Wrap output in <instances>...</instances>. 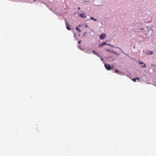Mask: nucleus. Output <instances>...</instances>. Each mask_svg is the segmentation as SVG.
<instances>
[{
  "label": "nucleus",
  "instance_id": "obj_21",
  "mask_svg": "<svg viewBox=\"0 0 156 156\" xmlns=\"http://www.w3.org/2000/svg\"><path fill=\"white\" fill-rule=\"evenodd\" d=\"M108 41H106V42H108Z\"/></svg>",
  "mask_w": 156,
  "mask_h": 156
},
{
  "label": "nucleus",
  "instance_id": "obj_11",
  "mask_svg": "<svg viewBox=\"0 0 156 156\" xmlns=\"http://www.w3.org/2000/svg\"><path fill=\"white\" fill-rule=\"evenodd\" d=\"M136 80L137 79L138 80H139V78H138V77H137L136 78Z\"/></svg>",
  "mask_w": 156,
  "mask_h": 156
},
{
  "label": "nucleus",
  "instance_id": "obj_5",
  "mask_svg": "<svg viewBox=\"0 0 156 156\" xmlns=\"http://www.w3.org/2000/svg\"><path fill=\"white\" fill-rule=\"evenodd\" d=\"M106 37L105 34H103L101 35L100 38L101 39H103Z\"/></svg>",
  "mask_w": 156,
  "mask_h": 156
},
{
  "label": "nucleus",
  "instance_id": "obj_2",
  "mask_svg": "<svg viewBox=\"0 0 156 156\" xmlns=\"http://www.w3.org/2000/svg\"><path fill=\"white\" fill-rule=\"evenodd\" d=\"M80 16L82 18H86L87 17V15L85 12H83L82 13H79Z\"/></svg>",
  "mask_w": 156,
  "mask_h": 156
},
{
  "label": "nucleus",
  "instance_id": "obj_15",
  "mask_svg": "<svg viewBox=\"0 0 156 156\" xmlns=\"http://www.w3.org/2000/svg\"><path fill=\"white\" fill-rule=\"evenodd\" d=\"M81 42V41H79V44Z\"/></svg>",
  "mask_w": 156,
  "mask_h": 156
},
{
  "label": "nucleus",
  "instance_id": "obj_17",
  "mask_svg": "<svg viewBox=\"0 0 156 156\" xmlns=\"http://www.w3.org/2000/svg\"><path fill=\"white\" fill-rule=\"evenodd\" d=\"M81 26V25H79V27H80Z\"/></svg>",
  "mask_w": 156,
  "mask_h": 156
},
{
  "label": "nucleus",
  "instance_id": "obj_23",
  "mask_svg": "<svg viewBox=\"0 0 156 156\" xmlns=\"http://www.w3.org/2000/svg\"><path fill=\"white\" fill-rule=\"evenodd\" d=\"M155 66H156V65Z\"/></svg>",
  "mask_w": 156,
  "mask_h": 156
},
{
  "label": "nucleus",
  "instance_id": "obj_10",
  "mask_svg": "<svg viewBox=\"0 0 156 156\" xmlns=\"http://www.w3.org/2000/svg\"><path fill=\"white\" fill-rule=\"evenodd\" d=\"M107 51H111V52H113L112 51H111L110 50H107Z\"/></svg>",
  "mask_w": 156,
  "mask_h": 156
},
{
  "label": "nucleus",
  "instance_id": "obj_18",
  "mask_svg": "<svg viewBox=\"0 0 156 156\" xmlns=\"http://www.w3.org/2000/svg\"><path fill=\"white\" fill-rule=\"evenodd\" d=\"M79 31H80V30H79Z\"/></svg>",
  "mask_w": 156,
  "mask_h": 156
},
{
  "label": "nucleus",
  "instance_id": "obj_19",
  "mask_svg": "<svg viewBox=\"0 0 156 156\" xmlns=\"http://www.w3.org/2000/svg\"><path fill=\"white\" fill-rule=\"evenodd\" d=\"M78 9H79H79H80V8L79 7Z\"/></svg>",
  "mask_w": 156,
  "mask_h": 156
},
{
  "label": "nucleus",
  "instance_id": "obj_12",
  "mask_svg": "<svg viewBox=\"0 0 156 156\" xmlns=\"http://www.w3.org/2000/svg\"><path fill=\"white\" fill-rule=\"evenodd\" d=\"M152 53H153V51H151V52L149 54H152Z\"/></svg>",
  "mask_w": 156,
  "mask_h": 156
},
{
  "label": "nucleus",
  "instance_id": "obj_6",
  "mask_svg": "<svg viewBox=\"0 0 156 156\" xmlns=\"http://www.w3.org/2000/svg\"><path fill=\"white\" fill-rule=\"evenodd\" d=\"M90 19L93 20H94V21H97V20L96 19L94 18H93V17H90Z\"/></svg>",
  "mask_w": 156,
  "mask_h": 156
},
{
  "label": "nucleus",
  "instance_id": "obj_9",
  "mask_svg": "<svg viewBox=\"0 0 156 156\" xmlns=\"http://www.w3.org/2000/svg\"><path fill=\"white\" fill-rule=\"evenodd\" d=\"M93 52L94 54H95V55H97V53L96 52L94 51H93Z\"/></svg>",
  "mask_w": 156,
  "mask_h": 156
},
{
  "label": "nucleus",
  "instance_id": "obj_20",
  "mask_svg": "<svg viewBox=\"0 0 156 156\" xmlns=\"http://www.w3.org/2000/svg\"><path fill=\"white\" fill-rule=\"evenodd\" d=\"M86 27H87V25H86Z\"/></svg>",
  "mask_w": 156,
  "mask_h": 156
},
{
  "label": "nucleus",
  "instance_id": "obj_8",
  "mask_svg": "<svg viewBox=\"0 0 156 156\" xmlns=\"http://www.w3.org/2000/svg\"><path fill=\"white\" fill-rule=\"evenodd\" d=\"M132 80L134 81V82H135L136 81V79H132Z\"/></svg>",
  "mask_w": 156,
  "mask_h": 156
},
{
  "label": "nucleus",
  "instance_id": "obj_16",
  "mask_svg": "<svg viewBox=\"0 0 156 156\" xmlns=\"http://www.w3.org/2000/svg\"><path fill=\"white\" fill-rule=\"evenodd\" d=\"M139 29H140V30H141V29H144V28H140Z\"/></svg>",
  "mask_w": 156,
  "mask_h": 156
},
{
  "label": "nucleus",
  "instance_id": "obj_14",
  "mask_svg": "<svg viewBox=\"0 0 156 156\" xmlns=\"http://www.w3.org/2000/svg\"><path fill=\"white\" fill-rule=\"evenodd\" d=\"M76 29L77 30L78 29V27H77L76 28Z\"/></svg>",
  "mask_w": 156,
  "mask_h": 156
},
{
  "label": "nucleus",
  "instance_id": "obj_22",
  "mask_svg": "<svg viewBox=\"0 0 156 156\" xmlns=\"http://www.w3.org/2000/svg\"><path fill=\"white\" fill-rule=\"evenodd\" d=\"M103 60V59H102V58H101V60Z\"/></svg>",
  "mask_w": 156,
  "mask_h": 156
},
{
  "label": "nucleus",
  "instance_id": "obj_4",
  "mask_svg": "<svg viewBox=\"0 0 156 156\" xmlns=\"http://www.w3.org/2000/svg\"><path fill=\"white\" fill-rule=\"evenodd\" d=\"M139 64H141V66L142 68H145L146 67V65L142 62H139Z\"/></svg>",
  "mask_w": 156,
  "mask_h": 156
},
{
  "label": "nucleus",
  "instance_id": "obj_1",
  "mask_svg": "<svg viewBox=\"0 0 156 156\" xmlns=\"http://www.w3.org/2000/svg\"><path fill=\"white\" fill-rule=\"evenodd\" d=\"M105 45H108L110 46L111 47H113V46L110 44H107L106 42H102L101 44H100L98 46V47L99 48H102L103 46Z\"/></svg>",
  "mask_w": 156,
  "mask_h": 156
},
{
  "label": "nucleus",
  "instance_id": "obj_3",
  "mask_svg": "<svg viewBox=\"0 0 156 156\" xmlns=\"http://www.w3.org/2000/svg\"><path fill=\"white\" fill-rule=\"evenodd\" d=\"M105 66L106 68V69L108 70H109L111 69L112 67L109 64H105Z\"/></svg>",
  "mask_w": 156,
  "mask_h": 156
},
{
  "label": "nucleus",
  "instance_id": "obj_13",
  "mask_svg": "<svg viewBox=\"0 0 156 156\" xmlns=\"http://www.w3.org/2000/svg\"><path fill=\"white\" fill-rule=\"evenodd\" d=\"M67 28L68 30L70 29L69 28H68V27H67Z\"/></svg>",
  "mask_w": 156,
  "mask_h": 156
},
{
  "label": "nucleus",
  "instance_id": "obj_7",
  "mask_svg": "<svg viewBox=\"0 0 156 156\" xmlns=\"http://www.w3.org/2000/svg\"><path fill=\"white\" fill-rule=\"evenodd\" d=\"M115 73H119V71L117 69L116 70H115Z\"/></svg>",
  "mask_w": 156,
  "mask_h": 156
}]
</instances>
